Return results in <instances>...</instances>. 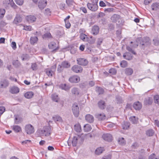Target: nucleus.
I'll list each match as a JSON object with an SVG mask.
<instances>
[{
  "mask_svg": "<svg viewBox=\"0 0 159 159\" xmlns=\"http://www.w3.org/2000/svg\"><path fill=\"white\" fill-rule=\"evenodd\" d=\"M38 133L40 136L49 137L52 134L51 129L50 127L46 126L42 129L38 130Z\"/></svg>",
  "mask_w": 159,
  "mask_h": 159,
  "instance_id": "obj_1",
  "label": "nucleus"
},
{
  "mask_svg": "<svg viewBox=\"0 0 159 159\" xmlns=\"http://www.w3.org/2000/svg\"><path fill=\"white\" fill-rule=\"evenodd\" d=\"M70 64L67 61H64L62 62L61 65H59L57 67V71L60 72L63 68H68L70 66Z\"/></svg>",
  "mask_w": 159,
  "mask_h": 159,
  "instance_id": "obj_2",
  "label": "nucleus"
},
{
  "mask_svg": "<svg viewBox=\"0 0 159 159\" xmlns=\"http://www.w3.org/2000/svg\"><path fill=\"white\" fill-rule=\"evenodd\" d=\"M25 132L28 134H30L34 133V127L31 124L25 125Z\"/></svg>",
  "mask_w": 159,
  "mask_h": 159,
  "instance_id": "obj_3",
  "label": "nucleus"
},
{
  "mask_svg": "<svg viewBox=\"0 0 159 159\" xmlns=\"http://www.w3.org/2000/svg\"><path fill=\"white\" fill-rule=\"evenodd\" d=\"M72 110L74 116L78 117L79 114V109L78 105L76 103H74L72 107Z\"/></svg>",
  "mask_w": 159,
  "mask_h": 159,
  "instance_id": "obj_4",
  "label": "nucleus"
},
{
  "mask_svg": "<svg viewBox=\"0 0 159 159\" xmlns=\"http://www.w3.org/2000/svg\"><path fill=\"white\" fill-rule=\"evenodd\" d=\"M82 138L80 135H76L74 136L72 139L71 143L72 146L74 147L76 146L77 144L80 143L81 140Z\"/></svg>",
  "mask_w": 159,
  "mask_h": 159,
  "instance_id": "obj_5",
  "label": "nucleus"
},
{
  "mask_svg": "<svg viewBox=\"0 0 159 159\" xmlns=\"http://www.w3.org/2000/svg\"><path fill=\"white\" fill-rule=\"evenodd\" d=\"M87 6L88 8L92 11H95L98 9V6L96 2H93L91 3L88 2L87 3Z\"/></svg>",
  "mask_w": 159,
  "mask_h": 159,
  "instance_id": "obj_6",
  "label": "nucleus"
},
{
  "mask_svg": "<svg viewBox=\"0 0 159 159\" xmlns=\"http://www.w3.org/2000/svg\"><path fill=\"white\" fill-rule=\"evenodd\" d=\"M102 139L106 141L110 142L112 140V135L108 133L104 134L102 136Z\"/></svg>",
  "mask_w": 159,
  "mask_h": 159,
  "instance_id": "obj_7",
  "label": "nucleus"
},
{
  "mask_svg": "<svg viewBox=\"0 0 159 159\" xmlns=\"http://www.w3.org/2000/svg\"><path fill=\"white\" fill-rule=\"evenodd\" d=\"M71 70L75 73H79L82 72L83 69L81 66L76 65L72 67Z\"/></svg>",
  "mask_w": 159,
  "mask_h": 159,
  "instance_id": "obj_8",
  "label": "nucleus"
},
{
  "mask_svg": "<svg viewBox=\"0 0 159 159\" xmlns=\"http://www.w3.org/2000/svg\"><path fill=\"white\" fill-rule=\"evenodd\" d=\"M69 81L71 83H77L80 80V77L76 75L70 77L69 79Z\"/></svg>",
  "mask_w": 159,
  "mask_h": 159,
  "instance_id": "obj_9",
  "label": "nucleus"
},
{
  "mask_svg": "<svg viewBox=\"0 0 159 159\" xmlns=\"http://www.w3.org/2000/svg\"><path fill=\"white\" fill-rule=\"evenodd\" d=\"M48 47L50 49H52V52H55L58 49L59 47L57 46L56 43L54 42H51L48 44Z\"/></svg>",
  "mask_w": 159,
  "mask_h": 159,
  "instance_id": "obj_10",
  "label": "nucleus"
},
{
  "mask_svg": "<svg viewBox=\"0 0 159 159\" xmlns=\"http://www.w3.org/2000/svg\"><path fill=\"white\" fill-rule=\"evenodd\" d=\"M77 63L80 65L86 66L88 63V61L84 58H79L77 59Z\"/></svg>",
  "mask_w": 159,
  "mask_h": 159,
  "instance_id": "obj_11",
  "label": "nucleus"
},
{
  "mask_svg": "<svg viewBox=\"0 0 159 159\" xmlns=\"http://www.w3.org/2000/svg\"><path fill=\"white\" fill-rule=\"evenodd\" d=\"M22 20V18L20 15L19 14H16L13 21V23L14 24L18 25L20 23Z\"/></svg>",
  "mask_w": 159,
  "mask_h": 159,
  "instance_id": "obj_12",
  "label": "nucleus"
},
{
  "mask_svg": "<svg viewBox=\"0 0 159 159\" xmlns=\"http://www.w3.org/2000/svg\"><path fill=\"white\" fill-rule=\"evenodd\" d=\"M111 20L113 22H116L118 21L119 23L121 20L120 16L117 14H114L111 17Z\"/></svg>",
  "mask_w": 159,
  "mask_h": 159,
  "instance_id": "obj_13",
  "label": "nucleus"
},
{
  "mask_svg": "<svg viewBox=\"0 0 159 159\" xmlns=\"http://www.w3.org/2000/svg\"><path fill=\"white\" fill-rule=\"evenodd\" d=\"M99 28L97 25H94L92 29V33L94 35H97L99 32Z\"/></svg>",
  "mask_w": 159,
  "mask_h": 159,
  "instance_id": "obj_14",
  "label": "nucleus"
},
{
  "mask_svg": "<svg viewBox=\"0 0 159 159\" xmlns=\"http://www.w3.org/2000/svg\"><path fill=\"white\" fill-rule=\"evenodd\" d=\"M47 1L46 0H41L39 1L38 6L40 9H42L45 7Z\"/></svg>",
  "mask_w": 159,
  "mask_h": 159,
  "instance_id": "obj_15",
  "label": "nucleus"
},
{
  "mask_svg": "<svg viewBox=\"0 0 159 159\" xmlns=\"http://www.w3.org/2000/svg\"><path fill=\"white\" fill-rule=\"evenodd\" d=\"M123 57L124 59L127 60H131L132 59L133 56L130 53L126 52L123 54Z\"/></svg>",
  "mask_w": 159,
  "mask_h": 159,
  "instance_id": "obj_16",
  "label": "nucleus"
},
{
  "mask_svg": "<svg viewBox=\"0 0 159 159\" xmlns=\"http://www.w3.org/2000/svg\"><path fill=\"white\" fill-rule=\"evenodd\" d=\"M85 119L88 122L91 123L94 121V117L93 116L90 114H87L85 116Z\"/></svg>",
  "mask_w": 159,
  "mask_h": 159,
  "instance_id": "obj_17",
  "label": "nucleus"
},
{
  "mask_svg": "<svg viewBox=\"0 0 159 159\" xmlns=\"http://www.w3.org/2000/svg\"><path fill=\"white\" fill-rule=\"evenodd\" d=\"M142 105L139 102H135L133 104V107L136 110H140L142 108Z\"/></svg>",
  "mask_w": 159,
  "mask_h": 159,
  "instance_id": "obj_18",
  "label": "nucleus"
},
{
  "mask_svg": "<svg viewBox=\"0 0 159 159\" xmlns=\"http://www.w3.org/2000/svg\"><path fill=\"white\" fill-rule=\"evenodd\" d=\"M98 107L101 109H104L106 107L105 102L104 101L100 100L98 102Z\"/></svg>",
  "mask_w": 159,
  "mask_h": 159,
  "instance_id": "obj_19",
  "label": "nucleus"
},
{
  "mask_svg": "<svg viewBox=\"0 0 159 159\" xmlns=\"http://www.w3.org/2000/svg\"><path fill=\"white\" fill-rule=\"evenodd\" d=\"M38 39L37 36L31 37L30 39V42L31 44L34 45L37 43Z\"/></svg>",
  "mask_w": 159,
  "mask_h": 159,
  "instance_id": "obj_20",
  "label": "nucleus"
},
{
  "mask_svg": "<svg viewBox=\"0 0 159 159\" xmlns=\"http://www.w3.org/2000/svg\"><path fill=\"white\" fill-rule=\"evenodd\" d=\"M153 99L152 98L148 97L146 98L144 101V104L145 105H149L152 104Z\"/></svg>",
  "mask_w": 159,
  "mask_h": 159,
  "instance_id": "obj_21",
  "label": "nucleus"
},
{
  "mask_svg": "<svg viewBox=\"0 0 159 159\" xmlns=\"http://www.w3.org/2000/svg\"><path fill=\"white\" fill-rule=\"evenodd\" d=\"M26 19L27 20L30 22H34L36 20V17L33 15L27 16L26 17Z\"/></svg>",
  "mask_w": 159,
  "mask_h": 159,
  "instance_id": "obj_22",
  "label": "nucleus"
},
{
  "mask_svg": "<svg viewBox=\"0 0 159 159\" xmlns=\"http://www.w3.org/2000/svg\"><path fill=\"white\" fill-rule=\"evenodd\" d=\"M10 91L12 94L17 93L19 92V89L17 87L14 86L11 89Z\"/></svg>",
  "mask_w": 159,
  "mask_h": 159,
  "instance_id": "obj_23",
  "label": "nucleus"
},
{
  "mask_svg": "<svg viewBox=\"0 0 159 159\" xmlns=\"http://www.w3.org/2000/svg\"><path fill=\"white\" fill-rule=\"evenodd\" d=\"M0 84L1 88H5L7 87L9 84L8 81L6 80L1 81Z\"/></svg>",
  "mask_w": 159,
  "mask_h": 159,
  "instance_id": "obj_24",
  "label": "nucleus"
},
{
  "mask_svg": "<svg viewBox=\"0 0 159 159\" xmlns=\"http://www.w3.org/2000/svg\"><path fill=\"white\" fill-rule=\"evenodd\" d=\"M96 117L99 120H104L106 118V116L104 113L97 114L96 115Z\"/></svg>",
  "mask_w": 159,
  "mask_h": 159,
  "instance_id": "obj_25",
  "label": "nucleus"
},
{
  "mask_svg": "<svg viewBox=\"0 0 159 159\" xmlns=\"http://www.w3.org/2000/svg\"><path fill=\"white\" fill-rule=\"evenodd\" d=\"M66 2L68 6L72 8L74 7L75 3L73 0H66Z\"/></svg>",
  "mask_w": 159,
  "mask_h": 159,
  "instance_id": "obj_26",
  "label": "nucleus"
},
{
  "mask_svg": "<svg viewBox=\"0 0 159 159\" xmlns=\"http://www.w3.org/2000/svg\"><path fill=\"white\" fill-rule=\"evenodd\" d=\"M34 95V93L32 92H28L24 94L25 98L30 99L32 98Z\"/></svg>",
  "mask_w": 159,
  "mask_h": 159,
  "instance_id": "obj_27",
  "label": "nucleus"
},
{
  "mask_svg": "<svg viewBox=\"0 0 159 159\" xmlns=\"http://www.w3.org/2000/svg\"><path fill=\"white\" fill-rule=\"evenodd\" d=\"M52 118L55 122H62V121L61 117L58 115H55L52 117Z\"/></svg>",
  "mask_w": 159,
  "mask_h": 159,
  "instance_id": "obj_28",
  "label": "nucleus"
},
{
  "mask_svg": "<svg viewBox=\"0 0 159 159\" xmlns=\"http://www.w3.org/2000/svg\"><path fill=\"white\" fill-rule=\"evenodd\" d=\"M12 129L16 133L19 132L21 131V127L17 125H13Z\"/></svg>",
  "mask_w": 159,
  "mask_h": 159,
  "instance_id": "obj_29",
  "label": "nucleus"
},
{
  "mask_svg": "<svg viewBox=\"0 0 159 159\" xmlns=\"http://www.w3.org/2000/svg\"><path fill=\"white\" fill-rule=\"evenodd\" d=\"M151 8L153 10L157 11L159 9V3H153L151 6Z\"/></svg>",
  "mask_w": 159,
  "mask_h": 159,
  "instance_id": "obj_30",
  "label": "nucleus"
},
{
  "mask_svg": "<svg viewBox=\"0 0 159 159\" xmlns=\"http://www.w3.org/2000/svg\"><path fill=\"white\" fill-rule=\"evenodd\" d=\"M71 92L73 94L75 95H78L79 94V90L78 88L74 87L71 90Z\"/></svg>",
  "mask_w": 159,
  "mask_h": 159,
  "instance_id": "obj_31",
  "label": "nucleus"
},
{
  "mask_svg": "<svg viewBox=\"0 0 159 159\" xmlns=\"http://www.w3.org/2000/svg\"><path fill=\"white\" fill-rule=\"evenodd\" d=\"M60 87L62 89L66 91H67L70 89V87L66 84H61L60 86Z\"/></svg>",
  "mask_w": 159,
  "mask_h": 159,
  "instance_id": "obj_32",
  "label": "nucleus"
},
{
  "mask_svg": "<svg viewBox=\"0 0 159 159\" xmlns=\"http://www.w3.org/2000/svg\"><path fill=\"white\" fill-rule=\"evenodd\" d=\"M125 73L128 75H131L133 73V70L132 69L128 68L125 69Z\"/></svg>",
  "mask_w": 159,
  "mask_h": 159,
  "instance_id": "obj_33",
  "label": "nucleus"
},
{
  "mask_svg": "<svg viewBox=\"0 0 159 159\" xmlns=\"http://www.w3.org/2000/svg\"><path fill=\"white\" fill-rule=\"evenodd\" d=\"M129 120L133 124H137L138 122V118L135 116H131L129 118Z\"/></svg>",
  "mask_w": 159,
  "mask_h": 159,
  "instance_id": "obj_34",
  "label": "nucleus"
},
{
  "mask_svg": "<svg viewBox=\"0 0 159 159\" xmlns=\"http://www.w3.org/2000/svg\"><path fill=\"white\" fill-rule=\"evenodd\" d=\"M104 151L103 148L100 147L97 148L95 151V153L97 155H100Z\"/></svg>",
  "mask_w": 159,
  "mask_h": 159,
  "instance_id": "obj_35",
  "label": "nucleus"
},
{
  "mask_svg": "<svg viewBox=\"0 0 159 159\" xmlns=\"http://www.w3.org/2000/svg\"><path fill=\"white\" fill-rule=\"evenodd\" d=\"M75 130L78 132H80L81 131V126L79 124H75L74 126Z\"/></svg>",
  "mask_w": 159,
  "mask_h": 159,
  "instance_id": "obj_36",
  "label": "nucleus"
},
{
  "mask_svg": "<svg viewBox=\"0 0 159 159\" xmlns=\"http://www.w3.org/2000/svg\"><path fill=\"white\" fill-rule=\"evenodd\" d=\"M91 129V125L89 124H87L84 126V130L85 132H88L90 131Z\"/></svg>",
  "mask_w": 159,
  "mask_h": 159,
  "instance_id": "obj_37",
  "label": "nucleus"
},
{
  "mask_svg": "<svg viewBox=\"0 0 159 159\" xmlns=\"http://www.w3.org/2000/svg\"><path fill=\"white\" fill-rule=\"evenodd\" d=\"M129 123L128 122H124L122 124L123 129H127L129 127Z\"/></svg>",
  "mask_w": 159,
  "mask_h": 159,
  "instance_id": "obj_38",
  "label": "nucleus"
},
{
  "mask_svg": "<svg viewBox=\"0 0 159 159\" xmlns=\"http://www.w3.org/2000/svg\"><path fill=\"white\" fill-rule=\"evenodd\" d=\"M46 74L48 76H52L53 73V71L49 69H47L45 70Z\"/></svg>",
  "mask_w": 159,
  "mask_h": 159,
  "instance_id": "obj_39",
  "label": "nucleus"
},
{
  "mask_svg": "<svg viewBox=\"0 0 159 159\" xmlns=\"http://www.w3.org/2000/svg\"><path fill=\"white\" fill-rule=\"evenodd\" d=\"M146 133L148 136H152L154 134V132L153 129H151L147 130L146 131Z\"/></svg>",
  "mask_w": 159,
  "mask_h": 159,
  "instance_id": "obj_40",
  "label": "nucleus"
},
{
  "mask_svg": "<svg viewBox=\"0 0 159 159\" xmlns=\"http://www.w3.org/2000/svg\"><path fill=\"white\" fill-rule=\"evenodd\" d=\"M15 123L16 124H19L21 122V119L20 117L17 116H15Z\"/></svg>",
  "mask_w": 159,
  "mask_h": 159,
  "instance_id": "obj_41",
  "label": "nucleus"
},
{
  "mask_svg": "<svg viewBox=\"0 0 159 159\" xmlns=\"http://www.w3.org/2000/svg\"><path fill=\"white\" fill-rule=\"evenodd\" d=\"M96 91L99 94H103L104 92L103 89L100 87H97Z\"/></svg>",
  "mask_w": 159,
  "mask_h": 159,
  "instance_id": "obj_42",
  "label": "nucleus"
},
{
  "mask_svg": "<svg viewBox=\"0 0 159 159\" xmlns=\"http://www.w3.org/2000/svg\"><path fill=\"white\" fill-rule=\"evenodd\" d=\"M120 66L123 68H125L127 66V62L125 60L122 61L120 63Z\"/></svg>",
  "mask_w": 159,
  "mask_h": 159,
  "instance_id": "obj_43",
  "label": "nucleus"
},
{
  "mask_svg": "<svg viewBox=\"0 0 159 159\" xmlns=\"http://www.w3.org/2000/svg\"><path fill=\"white\" fill-rule=\"evenodd\" d=\"M80 38L82 40L84 41H87L88 39L87 35L85 34H80Z\"/></svg>",
  "mask_w": 159,
  "mask_h": 159,
  "instance_id": "obj_44",
  "label": "nucleus"
},
{
  "mask_svg": "<svg viewBox=\"0 0 159 159\" xmlns=\"http://www.w3.org/2000/svg\"><path fill=\"white\" fill-rule=\"evenodd\" d=\"M52 98L53 101L57 102H58V96L55 94H53L52 95Z\"/></svg>",
  "mask_w": 159,
  "mask_h": 159,
  "instance_id": "obj_45",
  "label": "nucleus"
},
{
  "mask_svg": "<svg viewBox=\"0 0 159 159\" xmlns=\"http://www.w3.org/2000/svg\"><path fill=\"white\" fill-rule=\"evenodd\" d=\"M5 11L4 9H0V18H2L3 17L5 13Z\"/></svg>",
  "mask_w": 159,
  "mask_h": 159,
  "instance_id": "obj_46",
  "label": "nucleus"
},
{
  "mask_svg": "<svg viewBox=\"0 0 159 159\" xmlns=\"http://www.w3.org/2000/svg\"><path fill=\"white\" fill-rule=\"evenodd\" d=\"M13 64L16 67H19L20 65V63L18 60L14 61L13 62Z\"/></svg>",
  "mask_w": 159,
  "mask_h": 159,
  "instance_id": "obj_47",
  "label": "nucleus"
},
{
  "mask_svg": "<svg viewBox=\"0 0 159 159\" xmlns=\"http://www.w3.org/2000/svg\"><path fill=\"white\" fill-rule=\"evenodd\" d=\"M154 102L155 103L159 104V95H156L154 97Z\"/></svg>",
  "mask_w": 159,
  "mask_h": 159,
  "instance_id": "obj_48",
  "label": "nucleus"
},
{
  "mask_svg": "<svg viewBox=\"0 0 159 159\" xmlns=\"http://www.w3.org/2000/svg\"><path fill=\"white\" fill-rule=\"evenodd\" d=\"M31 68L33 70H36L37 68V65L36 63L32 64Z\"/></svg>",
  "mask_w": 159,
  "mask_h": 159,
  "instance_id": "obj_49",
  "label": "nucleus"
},
{
  "mask_svg": "<svg viewBox=\"0 0 159 159\" xmlns=\"http://www.w3.org/2000/svg\"><path fill=\"white\" fill-rule=\"evenodd\" d=\"M149 41V38L147 37L144 38L143 39V42L141 43L142 45H145L147 43H148Z\"/></svg>",
  "mask_w": 159,
  "mask_h": 159,
  "instance_id": "obj_50",
  "label": "nucleus"
},
{
  "mask_svg": "<svg viewBox=\"0 0 159 159\" xmlns=\"http://www.w3.org/2000/svg\"><path fill=\"white\" fill-rule=\"evenodd\" d=\"M119 143L121 145L125 144V140L123 138H119L118 140Z\"/></svg>",
  "mask_w": 159,
  "mask_h": 159,
  "instance_id": "obj_51",
  "label": "nucleus"
},
{
  "mask_svg": "<svg viewBox=\"0 0 159 159\" xmlns=\"http://www.w3.org/2000/svg\"><path fill=\"white\" fill-rule=\"evenodd\" d=\"M126 49L129 52H131L132 53H133L134 55L136 54V53L134 52V51L132 50V49L131 48L129 47V46H127L126 47Z\"/></svg>",
  "mask_w": 159,
  "mask_h": 159,
  "instance_id": "obj_52",
  "label": "nucleus"
},
{
  "mask_svg": "<svg viewBox=\"0 0 159 159\" xmlns=\"http://www.w3.org/2000/svg\"><path fill=\"white\" fill-rule=\"evenodd\" d=\"M9 4L12 7H13L14 8H15V7H16V6L14 3L13 0H9Z\"/></svg>",
  "mask_w": 159,
  "mask_h": 159,
  "instance_id": "obj_53",
  "label": "nucleus"
},
{
  "mask_svg": "<svg viewBox=\"0 0 159 159\" xmlns=\"http://www.w3.org/2000/svg\"><path fill=\"white\" fill-rule=\"evenodd\" d=\"M51 36V34L50 33H46L43 36V39L48 38L50 37Z\"/></svg>",
  "mask_w": 159,
  "mask_h": 159,
  "instance_id": "obj_54",
  "label": "nucleus"
},
{
  "mask_svg": "<svg viewBox=\"0 0 159 159\" xmlns=\"http://www.w3.org/2000/svg\"><path fill=\"white\" fill-rule=\"evenodd\" d=\"M25 30L30 31L32 30V27L31 26H24V28L23 29Z\"/></svg>",
  "mask_w": 159,
  "mask_h": 159,
  "instance_id": "obj_55",
  "label": "nucleus"
},
{
  "mask_svg": "<svg viewBox=\"0 0 159 159\" xmlns=\"http://www.w3.org/2000/svg\"><path fill=\"white\" fill-rule=\"evenodd\" d=\"M15 1L16 4L19 5H21L23 3V0H15Z\"/></svg>",
  "mask_w": 159,
  "mask_h": 159,
  "instance_id": "obj_56",
  "label": "nucleus"
},
{
  "mask_svg": "<svg viewBox=\"0 0 159 159\" xmlns=\"http://www.w3.org/2000/svg\"><path fill=\"white\" fill-rule=\"evenodd\" d=\"M5 110V108L4 107H0V116L2 114Z\"/></svg>",
  "mask_w": 159,
  "mask_h": 159,
  "instance_id": "obj_57",
  "label": "nucleus"
},
{
  "mask_svg": "<svg viewBox=\"0 0 159 159\" xmlns=\"http://www.w3.org/2000/svg\"><path fill=\"white\" fill-rule=\"evenodd\" d=\"M51 12L50 9L49 8H47L45 9L44 14L47 15H51Z\"/></svg>",
  "mask_w": 159,
  "mask_h": 159,
  "instance_id": "obj_58",
  "label": "nucleus"
},
{
  "mask_svg": "<svg viewBox=\"0 0 159 159\" xmlns=\"http://www.w3.org/2000/svg\"><path fill=\"white\" fill-rule=\"evenodd\" d=\"M65 23L66 27L67 28H69L70 26V24L69 20L64 21Z\"/></svg>",
  "mask_w": 159,
  "mask_h": 159,
  "instance_id": "obj_59",
  "label": "nucleus"
},
{
  "mask_svg": "<svg viewBox=\"0 0 159 159\" xmlns=\"http://www.w3.org/2000/svg\"><path fill=\"white\" fill-rule=\"evenodd\" d=\"M92 37L91 36L90 37V38L91 39L88 40V42L91 44H93L94 43L95 41V39H92Z\"/></svg>",
  "mask_w": 159,
  "mask_h": 159,
  "instance_id": "obj_60",
  "label": "nucleus"
},
{
  "mask_svg": "<svg viewBox=\"0 0 159 159\" xmlns=\"http://www.w3.org/2000/svg\"><path fill=\"white\" fill-rule=\"evenodd\" d=\"M103 39L102 38H99L98 39L97 42V44L98 45H100L102 42Z\"/></svg>",
  "mask_w": 159,
  "mask_h": 159,
  "instance_id": "obj_61",
  "label": "nucleus"
},
{
  "mask_svg": "<svg viewBox=\"0 0 159 159\" xmlns=\"http://www.w3.org/2000/svg\"><path fill=\"white\" fill-rule=\"evenodd\" d=\"M28 56L27 54L23 55L21 57L22 60V61H25L28 59Z\"/></svg>",
  "mask_w": 159,
  "mask_h": 159,
  "instance_id": "obj_62",
  "label": "nucleus"
},
{
  "mask_svg": "<svg viewBox=\"0 0 159 159\" xmlns=\"http://www.w3.org/2000/svg\"><path fill=\"white\" fill-rule=\"evenodd\" d=\"M153 41L155 45L158 46L159 44V40L155 39L153 40Z\"/></svg>",
  "mask_w": 159,
  "mask_h": 159,
  "instance_id": "obj_63",
  "label": "nucleus"
},
{
  "mask_svg": "<svg viewBox=\"0 0 159 159\" xmlns=\"http://www.w3.org/2000/svg\"><path fill=\"white\" fill-rule=\"evenodd\" d=\"M156 157L155 154L154 153H152L149 156V159H155Z\"/></svg>",
  "mask_w": 159,
  "mask_h": 159,
  "instance_id": "obj_64",
  "label": "nucleus"
}]
</instances>
